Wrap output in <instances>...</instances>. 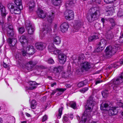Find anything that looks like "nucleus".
I'll list each match as a JSON object with an SVG mask.
<instances>
[{"label": "nucleus", "mask_w": 123, "mask_h": 123, "mask_svg": "<svg viewBox=\"0 0 123 123\" xmlns=\"http://www.w3.org/2000/svg\"><path fill=\"white\" fill-rule=\"evenodd\" d=\"M51 29L49 27H48L47 28L46 27V26H45V28H44V31H46L47 32H49L50 31Z\"/></svg>", "instance_id": "54"}, {"label": "nucleus", "mask_w": 123, "mask_h": 123, "mask_svg": "<svg viewBox=\"0 0 123 123\" xmlns=\"http://www.w3.org/2000/svg\"><path fill=\"white\" fill-rule=\"evenodd\" d=\"M61 51L60 50H58L56 48H55V49H54V51L52 52L53 53L55 54H58L59 55L61 53Z\"/></svg>", "instance_id": "42"}, {"label": "nucleus", "mask_w": 123, "mask_h": 123, "mask_svg": "<svg viewBox=\"0 0 123 123\" xmlns=\"http://www.w3.org/2000/svg\"><path fill=\"white\" fill-rule=\"evenodd\" d=\"M102 81V80L97 79L95 80V84L97 85L98 84L101 82Z\"/></svg>", "instance_id": "56"}, {"label": "nucleus", "mask_w": 123, "mask_h": 123, "mask_svg": "<svg viewBox=\"0 0 123 123\" xmlns=\"http://www.w3.org/2000/svg\"><path fill=\"white\" fill-rule=\"evenodd\" d=\"M88 89V88L87 87H85L82 88L80 89V91L82 93H85L86 91H87Z\"/></svg>", "instance_id": "45"}, {"label": "nucleus", "mask_w": 123, "mask_h": 123, "mask_svg": "<svg viewBox=\"0 0 123 123\" xmlns=\"http://www.w3.org/2000/svg\"><path fill=\"white\" fill-rule=\"evenodd\" d=\"M110 106V103L109 102L103 103L101 105L100 109L101 110H106V108H109Z\"/></svg>", "instance_id": "21"}, {"label": "nucleus", "mask_w": 123, "mask_h": 123, "mask_svg": "<svg viewBox=\"0 0 123 123\" xmlns=\"http://www.w3.org/2000/svg\"><path fill=\"white\" fill-rule=\"evenodd\" d=\"M116 0H104V2L106 3H111L113 2Z\"/></svg>", "instance_id": "50"}, {"label": "nucleus", "mask_w": 123, "mask_h": 123, "mask_svg": "<svg viewBox=\"0 0 123 123\" xmlns=\"http://www.w3.org/2000/svg\"><path fill=\"white\" fill-rule=\"evenodd\" d=\"M119 44H116L113 46H110L106 47L105 50V55L107 57H110L120 49Z\"/></svg>", "instance_id": "4"}, {"label": "nucleus", "mask_w": 123, "mask_h": 123, "mask_svg": "<svg viewBox=\"0 0 123 123\" xmlns=\"http://www.w3.org/2000/svg\"><path fill=\"white\" fill-rule=\"evenodd\" d=\"M14 3L17 6L19 7L22 6V0H15Z\"/></svg>", "instance_id": "37"}, {"label": "nucleus", "mask_w": 123, "mask_h": 123, "mask_svg": "<svg viewBox=\"0 0 123 123\" xmlns=\"http://www.w3.org/2000/svg\"><path fill=\"white\" fill-rule=\"evenodd\" d=\"M55 48L54 44L52 43L50 44L48 47V50L51 52H53Z\"/></svg>", "instance_id": "29"}, {"label": "nucleus", "mask_w": 123, "mask_h": 123, "mask_svg": "<svg viewBox=\"0 0 123 123\" xmlns=\"http://www.w3.org/2000/svg\"><path fill=\"white\" fill-rule=\"evenodd\" d=\"M27 30L28 33L30 35L33 34L35 30L34 27V26L31 27L30 28H28Z\"/></svg>", "instance_id": "33"}, {"label": "nucleus", "mask_w": 123, "mask_h": 123, "mask_svg": "<svg viewBox=\"0 0 123 123\" xmlns=\"http://www.w3.org/2000/svg\"><path fill=\"white\" fill-rule=\"evenodd\" d=\"M63 108L62 107L60 108L58 110L59 113L58 114L57 117L60 119L61 117V115L62 114V110Z\"/></svg>", "instance_id": "38"}, {"label": "nucleus", "mask_w": 123, "mask_h": 123, "mask_svg": "<svg viewBox=\"0 0 123 123\" xmlns=\"http://www.w3.org/2000/svg\"><path fill=\"white\" fill-rule=\"evenodd\" d=\"M81 69L82 71L85 70L87 71L91 68L90 63L87 62H85L81 64Z\"/></svg>", "instance_id": "7"}, {"label": "nucleus", "mask_w": 123, "mask_h": 123, "mask_svg": "<svg viewBox=\"0 0 123 123\" xmlns=\"http://www.w3.org/2000/svg\"><path fill=\"white\" fill-rule=\"evenodd\" d=\"M7 7L10 9L11 12L15 14H19L21 12V11L22 9V6L20 7L15 6L12 3H10L7 5Z\"/></svg>", "instance_id": "5"}, {"label": "nucleus", "mask_w": 123, "mask_h": 123, "mask_svg": "<svg viewBox=\"0 0 123 123\" xmlns=\"http://www.w3.org/2000/svg\"><path fill=\"white\" fill-rule=\"evenodd\" d=\"M58 58L59 62L61 64H64L66 61V56L64 54L61 53L58 55Z\"/></svg>", "instance_id": "16"}, {"label": "nucleus", "mask_w": 123, "mask_h": 123, "mask_svg": "<svg viewBox=\"0 0 123 123\" xmlns=\"http://www.w3.org/2000/svg\"><path fill=\"white\" fill-rule=\"evenodd\" d=\"M119 62H115L113 64H112L113 65V68H117L119 67Z\"/></svg>", "instance_id": "47"}, {"label": "nucleus", "mask_w": 123, "mask_h": 123, "mask_svg": "<svg viewBox=\"0 0 123 123\" xmlns=\"http://www.w3.org/2000/svg\"><path fill=\"white\" fill-rule=\"evenodd\" d=\"M37 104V103L36 101L34 100H33L31 102V107L32 109H34L36 107Z\"/></svg>", "instance_id": "36"}, {"label": "nucleus", "mask_w": 123, "mask_h": 123, "mask_svg": "<svg viewBox=\"0 0 123 123\" xmlns=\"http://www.w3.org/2000/svg\"><path fill=\"white\" fill-rule=\"evenodd\" d=\"M75 0H69L66 3L65 6L67 7L74 5L76 3Z\"/></svg>", "instance_id": "26"}, {"label": "nucleus", "mask_w": 123, "mask_h": 123, "mask_svg": "<svg viewBox=\"0 0 123 123\" xmlns=\"http://www.w3.org/2000/svg\"><path fill=\"white\" fill-rule=\"evenodd\" d=\"M19 41L22 44H23L26 42L27 41L26 37L24 36H21L20 38Z\"/></svg>", "instance_id": "31"}, {"label": "nucleus", "mask_w": 123, "mask_h": 123, "mask_svg": "<svg viewBox=\"0 0 123 123\" xmlns=\"http://www.w3.org/2000/svg\"><path fill=\"white\" fill-rule=\"evenodd\" d=\"M95 104V102L92 98H89L87 101L86 105L85 106L86 110L82 115L81 120L80 121L79 116L77 117V119L80 122L79 123H85L87 118L90 117V112L92 111V108Z\"/></svg>", "instance_id": "1"}, {"label": "nucleus", "mask_w": 123, "mask_h": 123, "mask_svg": "<svg viewBox=\"0 0 123 123\" xmlns=\"http://www.w3.org/2000/svg\"><path fill=\"white\" fill-rule=\"evenodd\" d=\"M3 65L4 67L5 68H7L9 66V65L7 62H6L5 61H3Z\"/></svg>", "instance_id": "51"}, {"label": "nucleus", "mask_w": 123, "mask_h": 123, "mask_svg": "<svg viewBox=\"0 0 123 123\" xmlns=\"http://www.w3.org/2000/svg\"><path fill=\"white\" fill-rule=\"evenodd\" d=\"M37 87L36 86H34L30 87L28 88L29 90H33L35 89Z\"/></svg>", "instance_id": "61"}, {"label": "nucleus", "mask_w": 123, "mask_h": 123, "mask_svg": "<svg viewBox=\"0 0 123 123\" xmlns=\"http://www.w3.org/2000/svg\"><path fill=\"white\" fill-rule=\"evenodd\" d=\"M92 1H95L96 3L98 4L101 3V1L100 0H92Z\"/></svg>", "instance_id": "60"}, {"label": "nucleus", "mask_w": 123, "mask_h": 123, "mask_svg": "<svg viewBox=\"0 0 123 123\" xmlns=\"http://www.w3.org/2000/svg\"><path fill=\"white\" fill-rule=\"evenodd\" d=\"M105 15L107 16L112 15L114 12V8L110 6H105Z\"/></svg>", "instance_id": "10"}, {"label": "nucleus", "mask_w": 123, "mask_h": 123, "mask_svg": "<svg viewBox=\"0 0 123 123\" xmlns=\"http://www.w3.org/2000/svg\"><path fill=\"white\" fill-rule=\"evenodd\" d=\"M12 17L10 16H9L7 18V20L8 22H10L11 20Z\"/></svg>", "instance_id": "64"}, {"label": "nucleus", "mask_w": 123, "mask_h": 123, "mask_svg": "<svg viewBox=\"0 0 123 123\" xmlns=\"http://www.w3.org/2000/svg\"><path fill=\"white\" fill-rule=\"evenodd\" d=\"M57 70H58V72L61 71L62 70L63 68L62 66H59L58 67H57Z\"/></svg>", "instance_id": "57"}, {"label": "nucleus", "mask_w": 123, "mask_h": 123, "mask_svg": "<svg viewBox=\"0 0 123 123\" xmlns=\"http://www.w3.org/2000/svg\"><path fill=\"white\" fill-rule=\"evenodd\" d=\"M114 37V35L111 31H109L106 33V38L109 40H111Z\"/></svg>", "instance_id": "25"}, {"label": "nucleus", "mask_w": 123, "mask_h": 123, "mask_svg": "<svg viewBox=\"0 0 123 123\" xmlns=\"http://www.w3.org/2000/svg\"><path fill=\"white\" fill-rule=\"evenodd\" d=\"M0 9L2 16L4 18H5L7 13H6L5 7L2 6L0 8Z\"/></svg>", "instance_id": "27"}, {"label": "nucleus", "mask_w": 123, "mask_h": 123, "mask_svg": "<svg viewBox=\"0 0 123 123\" xmlns=\"http://www.w3.org/2000/svg\"><path fill=\"white\" fill-rule=\"evenodd\" d=\"M69 104L70 105L71 107L74 109H76V104L75 102L74 101L71 102Z\"/></svg>", "instance_id": "39"}, {"label": "nucleus", "mask_w": 123, "mask_h": 123, "mask_svg": "<svg viewBox=\"0 0 123 123\" xmlns=\"http://www.w3.org/2000/svg\"><path fill=\"white\" fill-rule=\"evenodd\" d=\"M26 54V51L24 49H22L21 50V52L17 51L16 52L15 57L16 59L21 60L22 59V56H25Z\"/></svg>", "instance_id": "6"}, {"label": "nucleus", "mask_w": 123, "mask_h": 123, "mask_svg": "<svg viewBox=\"0 0 123 123\" xmlns=\"http://www.w3.org/2000/svg\"><path fill=\"white\" fill-rule=\"evenodd\" d=\"M64 15L66 19H72L74 17V14L73 11L71 10L66 11L64 13Z\"/></svg>", "instance_id": "9"}, {"label": "nucleus", "mask_w": 123, "mask_h": 123, "mask_svg": "<svg viewBox=\"0 0 123 123\" xmlns=\"http://www.w3.org/2000/svg\"><path fill=\"white\" fill-rule=\"evenodd\" d=\"M109 21L111 24V25L107 28V30L110 31L113 29H114L115 30L116 29L117 31H115L116 32L118 30L117 29L118 28V27H116L115 26L117 25V24L114 20L113 18H111L109 19Z\"/></svg>", "instance_id": "11"}, {"label": "nucleus", "mask_w": 123, "mask_h": 123, "mask_svg": "<svg viewBox=\"0 0 123 123\" xmlns=\"http://www.w3.org/2000/svg\"><path fill=\"white\" fill-rule=\"evenodd\" d=\"M37 13L38 17L40 18H43L46 16V13L40 9H38Z\"/></svg>", "instance_id": "20"}, {"label": "nucleus", "mask_w": 123, "mask_h": 123, "mask_svg": "<svg viewBox=\"0 0 123 123\" xmlns=\"http://www.w3.org/2000/svg\"><path fill=\"white\" fill-rule=\"evenodd\" d=\"M7 41L10 44V45L13 47L14 49L16 48L15 45L17 42V40L16 39H11L9 38L8 39Z\"/></svg>", "instance_id": "22"}, {"label": "nucleus", "mask_w": 123, "mask_h": 123, "mask_svg": "<svg viewBox=\"0 0 123 123\" xmlns=\"http://www.w3.org/2000/svg\"><path fill=\"white\" fill-rule=\"evenodd\" d=\"M119 41L121 43H123V33L120 37Z\"/></svg>", "instance_id": "55"}, {"label": "nucleus", "mask_w": 123, "mask_h": 123, "mask_svg": "<svg viewBox=\"0 0 123 123\" xmlns=\"http://www.w3.org/2000/svg\"><path fill=\"white\" fill-rule=\"evenodd\" d=\"M45 44L42 42H38L35 44L36 49L38 50H42L45 47Z\"/></svg>", "instance_id": "19"}, {"label": "nucleus", "mask_w": 123, "mask_h": 123, "mask_svg": "<svg viewBox=\"0 0 123 123\" xmlns=\"http://www.w3.org/2000/svg\"><path fill=\"white\" fill-rule=\"evenodd\" d=\"M106 40L104 39L101 40L100 42H99L97 44V45L101 46V47L104 48L106 46Z\"/></svg>", "instance_id": "24"}, {"label": "nucleus", "mask_w": 123, "mask_h": 123, "mask_svg": "<svg viewBox=\"0 0 123 123\" xmlns=\"http://www.w3.org/2000/svg\"><path fill=\"white\" fill-rule=\"evenodd\" d=\"M25 27L26 29L33 26L32 25L31 23L29 21H26L25 22Z\"/></svg>", "instance_id": "32"}, {"label": "nucleus", "mask_w": 123, "mask_h": 123, "mask_svg": "<svg viewBox=\"0 0 123 123\" xmlns=\"http://www.w3.org/2000/svg\"><path fill=\"white\" fill-rule=\"evenodd\" d=\"M113 68V65L112 64L108 66L107 68L109 70H110L111 69H112Z\"/></svg>", "instance_id": "63"}, {"label": "nucleus", "mask_w": 123, "mask_h": 123, "mask_svg": "<svg viewBox=\"0 0 123 123\" xmlns=\"http://www.w3.org/2000/svg\"><path fill=\"white\" fill-rule=\"evenodd\" d=\"M123 82V72L120 76L118 77L116 80L113 79L111 80L109 85V86L115 90L116 92H117L119 89L120 87L118 85Z\"/></svg>", "instance_id": "3"}, {"label": "nucleus", "mask_w": 123, "mask_h": 123, "mask_svg": "<svg viewBox=\"0 0 123 123\" xmlns=\"http://www.w3.org/2000/svg\"><path fill=\"white\" fill-rule=\"evenodd\" d=\"M55 13L53 11H51L48 17L47 18V20L49 22L51 23L52 22L55 15Z\"/></svg>", "instance_id": "17"}, {"label": "nucleus", "mask_w": 123, "mask_h": 123, "mask_svg": "<svg viewBox=\"0 0 123 123\" xmlns=\"http://www.w3.org/2000/svg\"><path fill=\"white\" fill-rule=\"evenodd\" d=\"M28 6H29V11L30 13L33 12L35 6V3L33 0L30 1L27 4Z\"/></svg>", "instance_id": "13"}, {"label": "nucleus", "mask_w": 123, "mask_h": 123, "mask_svg": "<svg viewBox=\"0 0 123 123\" xmlns=\"http://www.w3.org/2000/svg\"><path fill=\"white\" fill-rule=\"evenodd\" d=\"M99 37L97 35H93L90 36L88 38V41L89 42H91L98 39Z\"/></svg>", "instance_id": "28"}, {"label": "nucleus", "mask_w": 123, "mask_h": 123, "mask_svg": "<svg viewBox=\"0 0 123 123\" xmlns=\"http://www.w3.org/2000/svg\"><path fill=\"white\" fill-rule=\"evenodd\" d=\"M68 117L67 116H64L63 119V121L64 123H66L69 121V119L68 118Z\"/></svg>", "instance_id": "43"}, {"label": "nucleus", "mask_w": 123, "mask_h": 123, "mask_svg": "<svg viewBox=\"0 0 123 123\" xmlns=\"http://www.w3.org/2000/svg\"><path fill=\"white\" fill-rule=\"evenodd\" d=\"M69 27V25L67 23H64L61 25V31L63 33L67 31Z\"/></svg>", "instance_id": "18"}, {"label": "nucleus", "mask_w": 123, "mask_h": 123, "mask_svg": "<svg viewBox=\"0 0 123 123\" xmlns=\"http://www.w3.org/2000/svg\"><path fill=\"white\" fill-rule=\"evenodd\" d=\"M36 67H37V68H40L42 69H45L47 68V66H43V65L37 66Z\"/></svg>", "instance_id": "49"}, {"label": "nucleus", "mask_w": 123, "mask_h": 123, "mask_svg": "<svg viewBox=\"0 0 123 123\" xmlns=\"http://www.w3.org/2000/svg\"><path fill=\"white\" fill-rule=\"evenodd\" d=\"M28 62L33 67L37 64L38 62L36 60H31Z\"/></svg>", "instance_id": "35"}, {"label": "nucleus", "mask_w": 123, "mask_h": 123, "mask_svg": "<svg viewBox=\"0 0 123 123\" xmlns=\"http://www.w3.org/2000/svg\"><path fill=\"white\" fill-rule=\"evenodd\" d=\"M83 25V23L80 20L75 21L74 25V28L76 30H78L81 28Z\"/></svg>", "instance_id": "15"}, {"label": "nucleus", "mask_w": 123, "mask_h": 123, "mask_svg": "<svg viewBox=\"0 0 123 123\" xmlns=\"http://www.w3.org/2000/svg\"><path fill=\"white\" fill-rule=\"evenodd\" d=\"M7 35L9 37H13L14 35V31L12 24L9 23L7 28Z\"/></svg>", "instance_id": "8"}, {"label": "nucleus", "mask_w": 123, "mask_h": 123, "mask_svg": "<svg viewBox=\"0 0 123 123\" xmlns=\"http://www.w3.org/2000/svg\"><path fill=\"white\" fill-rule=\"evenodd\" d=\"M25 67L26 68L30 71H31L33 67L29 62H27L26 63Z\"/></svg>", "instance_id": "34"}, {"label": "nucleus", "mask_w": 123, "mask_h": 123, "mask_svg": "<svg viewBox=\"0 0 123 123\" xmlns=\"http://www.w3.org/2000/svg\"><path fill=\"white\" fill-rule=\"evenodd\" d=\"M51 38L54 43L56 44H59L60 43L61 41V38L56 35L54 34L52 36Z\"/></svg>", "instance_id": "12"}, {"label": "nucleus", "mask_w": 123, "mask_h": 123, "mask_svg": "<svg viewBox=\"0 0 123 123\" xmlns=\"http://www.w3.org/2000/svg\"><path fill=\"white\" fill-rule=\"evenodd\" d=\"M117 107H112L109 110L108 113L110 116H112L116 115L118 113Z\"/></svg>", "instance_id": "14"}, {"label": "nucleus", "mask_w": 123, "mask_h": 123, "mask_svg": "<svg viewBox=\"0 0 123 123\" xmlns=\"http://www.w3.org/2000/svg\"><path fill=\"white\" fill-rule=\"evenodd\" d=\"M104 49L103 47H101V46L97 45V48L96 50V51L97 52L101 51Z\"/></svg>", "instance_id": "44"}, {"label": "nucleus", "mask_w": 123, "mask_h": 123, "mask_svg": "<svg viewBox=\"0 0 123 123\" xmlns=\"http://www.w3.org/2000/svg\"><path fill=\"white\" fill-rule=\"evenodd\" d=\"M100 14V12L97 7H93L90 9L86 16L88 21L92 22L97 19Z\"/></svg>", "instance_id": "2"}, {"label": "nucleus", "mask_w": 123, "mask_h": 123, "mask_svg": "<svg viewBox=\"0 0 123 123\" xmlns=\"http://www.w3.org/2000/svg\"><path fill=\"white\" fill-rule=\"evenodd\" d=\"M120 10L121 9H119L117 13L118 16L119 17H121L123 16V12L122 11Z\"/></svg>", "instance_id": "48"}, {"label": "nucleus", "mask_w": 123, "mask_h": 123, "mask_svg": "<svg viewBox=\"0 0 123 123\" xmlns=\"http://www.w3.org/2000/svg\"><path fill=\"white\" fill-rule=\"evenodd\" d=\"M47 119V117L46 115L44 116L43 118L42 119V121L43 122H44L45 121H46Z\"/></svg>", "instance_id": "62"}, {"label": "nucleus", "mask_w": 123, "mask_h": 123, "mask_svg": "<svg viewBox=\"0 0 123 123\" xmlns=\"http://www.w3.org/2000/svg\"><path fill=\"white\" fill-rule=\"evenodd\" d=\"M48 62L49 64H52L54 63V61L53 59L50 58L48 60Z\"/></svg>", "instance_id": "52"}, {"label": "nucleus", "mask_w": 123, "mask_h": 123, "mask_svg": "<svg viewBox=\"0 0 123 123\" xmlns=\"http://www.w3.org/2000/svg\"><path fill=\"white\" fill-rule=\"evenodd\" d=\"M30 84L32 86H36L38 85V84L35 81H31L30 82Z\"/></svg>", "instance_id": "46"}, {"label": "nucleus", "mask_w": 123, "mask_h": 123, "mask_svg": "<svg viewBox=\"0 0 123 123\" xmlns=\"http://www.w3.org/2000/svg\"><path fill=\"white\" fill-rule=\"evenodd\" d=\"M18 30L19 32L21 34L23 33L25 31V29L24 27H23L19 28Z\"/></svg>", "instance_id": "40"}, {"label": "nucleus", "mask_w": 123, "mask_h": 123, "mask_svg": "<svg viewBox=\"0 0 123 123\" xmlns=\"http://www.w3.org/2000/svg\"><path fill=\"white\" fill-rule=\"evenodd\" d=\"M51 2L52 4L55 6L60 5L62 2L61 0H51Z\"/></svg>", "instance_id": "30"}, {"label": "nucleus", "mask_w": 123, "mask_h": 123, "mask_svg": "<svg viewBox=\"0 0 123 123\" xmlns=\"http://www.w3.org/2000/svg\"><path fill=\"white\" fill-rule=\"evenodd\" d=\"M68 116V117H69L71 119H72L73 118V116L72 114L70 113L69 114H68V115H67Z\"/></svg>", "instance_id": "59"}, {"label": "nucleus", "mask_w": 123, "mask_h": 123, "mask_svg": "<svg viewBox=\"0 0 123 123\" xmlns=\"http://www.w3.org/2000/svg\"><path fill=\"white\" fill-rule=\"evenodd\" d=\"M108 91L106 90H104L102 92V94L103 97L105 98L108 96Z\"/></svg>", "instance_id": "41"}, {"label": "nucleus", "mask_w": 123, "mask_h": 123, "mask_svg": "<svg viewBox=\"0 0 123 123\" xmlns=\"http://www.w3.org/2000/svg\"><path fill=\"white\" fill-rule=\"evenodd\" d=\"M66 88H57V90L60 92H63L66 90Z\"/></svg>", "instance_id": "58"}, {"label": "nucleus", "mask_w": 123, "mask_h": 123, "mask_svg": "<svg viewBox=\"0 0 123 123\" xmlns=\"http://www.w3.org/2000/svg\"><path fill=\"white\" fill-rule=\"evenodd\" d=\"M26 49L28 51V53L30 55H32L35 52V50L33 47L31 45L27 46Z\"/></svg>", "instance_id": "23"}, {"label": "nucleus", "mask_w": 123, "mask_h": 123, "mask_svg": "<svg viewBox=\"0 0 123 123\" xmlns=\"http://www.w3.org/2000/svg\"><path fill=\"white\" fill-rule=\"evenodd\" d=\"M84 86L83 82L82 81L79 82L78 84V86L79 87H82Z\"/></svg>", "instance_id": "53"}]
</instances>
